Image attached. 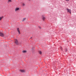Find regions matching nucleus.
Returning <instances> with one entry per match:
<instances>
[{"instance_id":"obj_2","label":"nucleus","mask_w":76,"mask_h":76,"mask_svg":"<svg viewBox=\"0 0 76 76\" xmlns=\"http://www.w3.org/2000/svg\"><path fill=\"white\" fill-rule=\"evenodd\" d=\"M19 10H20V8H19L16 7L15 9V12H18Z\"/></svg>"},{"instance_id":"obj_15","label":"nucleus","mask_w":76,"mask_h":76,"mask_svg":"<svg viewBox=\"0 0 76 76\" xmlns=\"http://www.w3.org/2000/svg\"><path fill=\"white\" fill-rule=\"evenodd\" d=\"M67 51V49H65V51L66 52V51Z\"/></svg>"},{"instance_id":"obj_16","label":"nucleus","mask_w":76,"mask_h":76,"mask_svg":"<svg viewBox=\"0 0 76 76\" xmlns=\"http://www.w3.org/2000/svg\"><path fill=\"white\" fill-rule=\"evenodd\" d=\"M66 1H69V0H65Z\"/></svg>"},{"instance_id":"obj_5","label":"nucleus","mask_w":76,"mask_h":76,"mask_svg":"<svg viewBox=\"0 0 76 76\" xmlns=\"http://www.w3.org/2000/svg\"><path fill=\"white\" fill-rule=\"evenodd\" d=\"M0 36L1 37H4V34H3L0 32Z\"/></svg>"},{"instance_id":"obj_13","label":"nucleus","mask_w":76,"mask_h":76,"mask_svg":"<svg viewBox=\"0 0 76 76\" xmlns=\"http://www.w3.org/2000/svg\"><path fill=\"white\" fill-rule=\"evenodd\" d=\"M39 28L40 29H41V28H42L41 27V26H39Z\"/></svg>"},{"instance_id":"obj_19","label":"nucleus","mask_w":76,"mask_h":76,"mask_svg":"<svg viewBox=\"0 0 76 76\" xmlns=\"http://www.w3.org/2000/svg\"><path fill=\"white\" fill-rule=\"evenodd\" d=\"M28 1H31V0H28Z\"/></svg>"},{"instance_id":"obj_3","label":"nucleus","mask_w":76,"mask_h":76,"mask_svg":"<svg viewBox=\"0 0 76 76\" xmlns=\"http://www.w3.org/2000/svg\"><path fill=\"white\" fill-rule=\"evenodd\" d=\"M42 19L44 21L46 19V17L45 16H42Z\"/></svg>"},{"instance_id":"obj_11","label":"nucleus","mask_w":76,"mask_h":76,"mask_svg":"<svg viewBox=\"0 0 76 76\" xmlns=\"http://www.w3.org/2000/svg\"><path fill=\"white\" fill-rule=\"evenodd\" d=\"M22 6H24L25 5V4H24V3H23L22 4Z\"/></svg>"},{"instance_id":"obj_14","label":"nucleus","mask_w":76,"mask_h":76,"mask_svg":"<svg viewBox=\"0 0 76 76\" xmlns=\"http://www.w3.org/2000/svg\"><path fill=\"white\" fill-rule=\"evenodd\" d=\"M2 19V18L0 17V20H1Z\"/></svg>"},{"instance_id":"obj_6","label":"nucleus","mask_w":76,"mask_h":76,"mask_svg":"<svg viewBox=\"0 0 76 76\" xmlns=\"http://www.w3.org/2000/svg\"><path fill=\"white\" fill-rule=\"evenodd\" d=\"M17 31L18 32L19 34H20V31H19V28H17Z\"/></svg>"},{"instance_id":"obj_10","label":"nucleus","mask_w":76,"mask_h":76,"mask_svg":"<svg viewBox=\"0 0 76 76\" xmlns=\"http://www.w3.org/2000/svg\"><path fill=\"white\" fill-rule=\"evenodd\" d=\"M22 52L23 53H26V50H23Z\"/></svg>"},{"instance_id":"obj_1","label":"nucleus","mask_w":76,"mask_h":76,"mask_svg":"<svg viewBox=\"0 0 76 76\" xmlns=\"http://www.w3.org/2000/svg\"><path fill=\"white\" fill-rule=\"evenodd\" d=\"M66 10H67V12H68L69 13H70V14H71V10L69 9L68 8H67Z\"/></svg>"},{"instance_id":"obj_4","label":"nucleus","mask_w":76,"mask_h":76,"mask_svg":"<svg viewBox=\"0 0 76 76\" xmlns=\"http://www.w3.org/2000/svg\"><path fill=\"white\" fill-rule=\"evenodd\" d=\"M15 43L16 44V45H18L19 44V43L18 42V40L17 39L15 40Z\"/></svg>"},{"instance_id":"obj_17","label":"nucleus","mask_w":76,"mask_h":76,"mask_svg":"<svg viewBox=\"0 0 76 76\" xmlns=\"http://www.w3.org/2000/svg\"><path fill=\"white\" fill-rule=\"evenodd\" d=\"M61 50H62V47H61Z\"/></svg>"},{"instance_id":"obj_18","label":"nucleus","mask_w":76,"mask_h":76,"mask_svg":"<svg viewBox=\"0 0 76 76\" xmlns=\"http://www.w3.org/2000/svg\"><path fill=\"white\" fill-rule=\"evenodd\" d=\"M32 37H31L30 38V39H32Z\"/></svg>"},{"instance_id":"obj_7","label":"nucleus","mask_w":76,"mask_h":76,"mask_svg":"<svg viewBox=\"0 0 76 76\" xmlns=\"http://www.w3.org/2000/svg\"><path fill=\"white\" fill-rule=\"evenodd\" d=\"M20 72H25V71L24 70H22L21 69L20 70Z\"/></svg>"},{"instance_id":"obj_8","label":"nucleus","mask_w":76,"mask_h":76,"mask_svg":"<svg viewBox=\"0 0 76 76\" xmlns=\"http://www.w3.org/2000/svg\"><path fill=\"white\" fill-rule=\"evenodd\" d=\"M8 2H12V0H8Z\"/></svg>"},{"instance_id":"obj_9","label":"nucleus","mask_w":76,"mask_h":76,"mask_svg":"<svg viewBox=\"0 0 76 76\" xmlns=\"http://www.w3.org/2000/svg\"><path fill=\"white\" fill-rule=\"evenodd\" d=\"M26 19V18H23V20H22V22H23Z\"/></svg>"},{"instance_id":"obj_12","label":"nucleus","mask_w":76,"mask_h":76,"mask_svg":"<svg viewBox=\"0 0 76 76\" xmlns=\"http://www.w3.org/2000/svg\"><path fill=\"white\" fill-rule=\"evenodd\" d=\"M39 53L40 54H42V52L41 51H39Z\"/></svg>"}]
</instances>
